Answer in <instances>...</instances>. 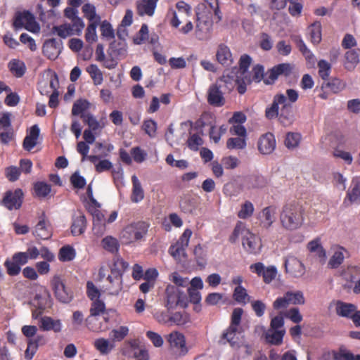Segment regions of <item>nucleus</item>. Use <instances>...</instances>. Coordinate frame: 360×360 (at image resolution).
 <instances>
[{"label":"nucleus","instance_id":"f257e3e1","mask_svg":"<svg viewBox=\"0 0 360 360\" xmlns=\"http://www.w3.org/2000/svg\"><path fill=\"white\" fill-rule=\"evenodd\" d=\"M303 206L297 202L285 204L280 214L282 226L290 231L296 230L302 226L304 221Z\"/></svg>","mask_w":360,"mask_h":360},{"label":"nucleus","instance_id":"f03ea898","mask_svg":"<svg viewBox=\"0 0 360 360\" xmlns=\"http://www.w3.org/2000/svg\"><path fill=\"white\" fill-rule=\"evenodd\" d=\"M39 257V249L34 245L27 248L25 252H15L11 259H7L4 266L10 276H17L21 271V266L26 264L30 259L34 260Z\"/></svg>","mask_w":360,"mask_h":360},{"label":"nucleus","instance_id":"7ed1b4c3","mask_svg":"<svg viewBox=\"0 0 360 360\" xmlns=\"http://www.w3.org/2000/svg\"><path fill=\"white\" fill-rule=\"evenodd\" d=\"M30 303L36 308L32 311V318L37 319L44 309L51 306V298L47 288L41 285L35 284Z\"/></svg>","mask_w":360,"mask_h":360},{"label":"nucleus","instance_id":"20e7f679","mask_svg":"<svg viewBox=\"0 0 360 360\" xmlns=\"http://www.w3.org/2000/svg\"><path fill=\"white\" fill-rule=\"evenodd\" d=\"M93 217V233L95 236L100 237L106 231V224L114 222L118 216L117 211H112L108 217L99 210L94 208L90 210Z\"/></svg>","mask_w":360,"mask_h":360},{"label":"nucleus","instance_id":"39448f33","mask_svg":"<svg viewBox=\"0 0 360 360\" xmlns=\"http://www.w3.org/2000/svg\"><path fill=\"white\" fill-rule=\"evenodd\" d=\"M305 303V298L302 291H288L283 296L278 297L273 303L275 309H285L290 304L302 305Z\"/></svg>","mask_w":360,"mask_h":360},{"label":"nucleus","instance_id":"423d86ee","mask_svg":"<svg viewBox=\"0 0 360 360\" xmlns=\"http://www.w3.org/2000/svg\"><path fill=\"white\" fill-rule=\"evenodd\" d=\"M148 225L143 221L132 223L127 226L122 232V236L127 243L141 239L146 233Z\"/></svg>","mask_w":360,"mask_h":360},{"label":"nucleus","instance_id":"0eeeda50","mask_svg":"<svg viewBox=\"0 0 360 360\" xmlns=\"http://www.w3.org/2000/svg\"><path fill=\"white\" fill-rule=\"evenodd\" d=\"M51 285L56 297L60 302L69 303L72 300L73 295L72 292L65 287L60 276L55 275L53 276L51 281Z\"/></svg>","mask_w":360,"mask_h":360},{"label":"nucleus","instance_id":"6e6552de","mask_svg":"<svg viewBox=\"0 0 360 360\" xmlns=\"http://www.w3.org/2000/svg\"><path fill=\"white\" fill-rule=\"evenodd\" d=\"M13 25L15 28L24 27L27 30L34 33L39 32L40 30V27L36 22L34 15L27 11L17 14Z\"/></svg>","mask_w":360,"mask_h":360},{"label":"nucleus","instance_id":"1a4fd4ad","mask_svg":"<svg viewBox=\"0 0 360 360\" xmlns=\"http://www.w3.org/2000/svg\"><path fill=\"white\" fill-rule=\"evenodd\" d=\"M203 5H198L196 8V36L199 39H204L212 27L211 16L209 13L205 14L201 12Z\"/></svg>","mask_w":360,"mask_h":360},{"label":"nucleus","instance_id":"9d476101","mask_svg":"<svg viewBox=\"0 0 360 360\" xmlns=\"http://www.w3.org/2000/svg\"><path fill=\"white\" fill-rule=\"evenodd\" d=\"M221 82H215L209 86L207 91V101L210 105L214 107H222L226 103L224 97L226 93L221 89Z\"/></svg>","mask_w":360,"mask_h":360},{"label":"nucleus","instance_id":"9b49d317","mask_svg":"<svg viewBox=\"0 0 360 360\" xmlns=\"http://www.w3.org/2000/svg\"><path fill=\"white\" fill-rule=\"evenodd\" d=\"M186 295L177 286L168 285L166 288V307L174 309L177 305L184 304Z\"/></svg>","mask_w":360,"mask_h":360},{"label":"nucleus","instance_id":"f8f14e48","mask_svg":"<svg viewBox=\"0 0 360 360\" xmlns=\"http://www.w3.org/2000/svg\"><path fill=\"white\" fill-rule=\"evenodd\" d=\"M242 245L244 250L250 254H258L262 249L260 238L248 229L242 238Z\"/></svg>","mask_w":360,"mask_h":360},{"label":"nucleus","instance_id":"ddd939ff","mask_svg":"<svg viewBox=\"0 0 360 360\" xmlns=\"http://www.w3.org/2000/svg\"><path fill=\"white\" fill-rule=\"evenodd\" d=\"M284 264L285 271L295 278H300L305 274L304 265L295 256H287Z\"/></svg>","mask_w":360,"mask_h":360},{"label":"nucleus","instance_id":"4468645a","mask_svg":"<svg viewBox=\"0 0 360 360\" xmlns=\"http://www.w3.org/2000/svg\"><path fill=\"white\" fill-rule=\"evenodd\" d=\"M230 326L223 333L222 339L226 340L231 347L235 349L241 348L243 345V336L237 327Z\"/></svg>","mask_w":360,"mask_h":360},{"label":"nucleus","instance_id":"2eb2a0df","mask_svg":"<svg viewBox=\"0 0 360 360\" xmlns=\"http://www.w3.org/2000/svg\"><path fill=\"white\" fill-rule=\"evenodd\" d=\"M167 340L170 347L176 349L180 355H185L188 352L185 337L182 333L173 331L167 336Z\"/></svg>","mask_w":360,"mask_h":360},{"label":"nucleus","instance_id":"dca6fc26","mask_svg":"<svg viewBox=\"0 0 360 360\" xmlns=\"http://www.w3.org/2000/svg\"><path fill=\"white\" fill-rule=\"evenodd\" d=\"M33 234L37 238L41 240H47L51 237V227L45 216L39 217V221L34 229Z\"/></svg>","mask_w":360,"mask_h":360},{"label":"nucleus","instance_id":"f3484780","mask_svg":"<svg viewBox=\"0 0 360 360\" xmlns=\"http://www.w3.org/2000/svg\"><path fill=\"white\" fill-rule=\"evenodd\" d=\"M276 139L271 133H266L262 135L257 143L258 150L263 155L272 153L276 148Z\"/></svg>","mask_w":360,"mask_h":360},{"label":"nucleus","instance_id":"a211bd4d","mask_svg":"<svg viewBox=\"0 0 360 360\" xmlns=\"http://www.w3.org/2000/svg\"><path fill=\"white\" fill-rule=\"evenodd\" d=\"M22 192L20 189L6 193L3 205L9 210H18L22 205Z\"/></svg>","mask_w":360,"mask_h":360},{"label":"nucleus","instance_id":"6ab92c4d","mask_svg":"<svg viewBox=\"0 0 360 360\" xmlns=\"http://www.w3.org/2000/svg\"><path fill=\"white\" fill-rule=\"evenodd\" d=\"M216 60L224 67H230L233 65L234 58L229 47L224 44H220L216 51Z\"/></svg>","mask_w":360,"mask_h":360},{"label":"nucleus","instance_id":"aec40b11","mask_svg":"<svg viewBox=\"0 0 360 360\" xmlns=\"http://www.w3.org/2000/svg\"><path fill=\"white\" fill-rule=\"evenodd\" d=\"M62 41L51 39L45 41L43 46V53L48 58L55 60L62 50Z\"/></svg>","mask_w":360,"mask_h":360},{"label":"nucleus","instance_id":"412c9836","mask_svg":"<svg viewBox=\"0 0 360 360\" xmlns=\"http://www.w3.org/2000/svg\"><path fill=\"white\" fill-rule=\"evenodd\" d=\"M108 283L105 285L104 292L110 295H118L122 290V276L110 274L107 278Z\"/></svg>","mask_w":360,"mask_h":360},{"label":"nucleus","instance_id":"4be33fe9","mask_svg":"<svg viewBox=\"0 0 360 360\" xmlns=\"http://www.w3.org/2000/svg\"><path fill=\"white\" fill-rule=\"evenodd\" d=\"M332 249L333 255L328 265L331 269H336L342 264L345 258L349 256V252L346 248L338 245H334Z\"/></svg>","mask_w":360,"mask_h":360},{"label":"nucleus","instance_id":"5701e85b","mask_svg":"<svg viewBox=\"0 0 360 360\" xmlns=\"http://www.w3.org/2000/svg\"><path fill=\"white\" fill-rule=\"evenodd\" d=\"M353 203H360V179L358 177L352 179V187L344 199V204L347 206Z\"/></svg>","mask_w":360,"mask_h":360},{"label":"nucleus","instance_id":"b1692460","mask_svg":"<svg viewBox=\"0 0 360 360\" xmlns=\"http://www.w3.org/2000/svg\"><path fill=\"white\" fill-rule=\"evenodd\" d=\"M290 65L287 63L279 64L270 70L267 74L266 77L264 79V83L270 84L274 83L279 75H288L290 72Z\"/></svg>","mask_w":360,"mask_h":360},{"label":"nucleus","instance_id":"393cba45","mask_svg":"<svg viewBox=\"0 0 360 360\" xmlns=\"http://www.w3.org/2000/svg\"><path fill=\"white\" fill-rule=\"evenodd\" d=\"M285 96L284 94H277L274 96L272 104L271 106L266 108L265 114L268 119H273L279 117L280 108L279 105H283L285 103Z\"/></svg>","mask_w":360,"mask_h":360},{"label":"nucleus","instance_id":"a878e982","mask_svg":"<svg viewBox=\"0 0 360 360\" xmlns=\"http://www.w3.org/2000/svg\"><path fill=\"white\" fill-rule=\"evenodd\" d=\"M285 103H283L280 108L278 120L284 126H290L295 121V115L290 103H288L285 98Z\"/></svg>","mask_w":360,"mask_h":360},{"label":"nucleus","instance_id":"bb28decb","mask_svg":"<svg viewBox=\"0 0 360 360\" xmlns=\"http://www.w3.org/2000/svg\"><path fill=\"white\" fill-rule=\"evenodd\" d=\"M158 0H141L137 3V13L140 15L153 16Z\"/></svg>","mask_w":360,"mask_h":360},{"label":"nucleus","instance_id":"cd10ccee","mask_svg":"<svg viewBox=\"0 0 360 360\" xmlns=\"http://www.w3.org/2000/svg\"><path fill=\"white\" fill-rule=\"evenodd\" d=\"M276 210L274 207H264L259 214L261 224L266 228L270 227L276 220Z\"/></svg>","mask_w":360,"mask_h":360},{"label":"nucleus","instance_id":"c85d7f7f","mask_svg":"<svg viewBox=\"0 0 360 360\" xmlns=\"http://www.w3.org/2000/svg\"><path fill=\"white\" fill-rule=\"evenodd\" d=\"M39 132L40 130L37 125H34L30 128L23 141V147L26 150H31L37 145Z\"/></svg>","mask_w":360,"mask_h":360},{"label":"nucleus","instance_id":"c756f323","mask_svg":"<svg viewBox=\"0 0 360 360\" xmlns=\"http://www.w3.org/2000/svg\"><path fill=\"white\" fill-rule=\"evenodd\" d=\"M334 304L337 314L342 317L349 318L356 309V305L342 301L334 302Z\"/></svg>","mask_w":360,"mask_h":360},{"label":"nucleus","instance_id":"7c9ffc66","mask_svg":"<svg viewBox=\"0 0 360 360\" xmlns=\"http://www.w3.org/2000/svg\"><path fill=\"white\" fill-rule=\"evenodd\" d=\"M39 327L43 330H53L58 333L62 329V323L60 320H55L49 316H44L40 319Z\"/></svg>","mask_w":360,"mask_h":360},{"label":"nucleus","instance_id":"2f4dec72","mask_svg":"<svg viewBox=\"0 0 360 360\" xmlns=\"http://www.w3.org/2000/svg\"><path fill=\"white\" fill-rule=\"evenodd\" d=\"M307 248L309 252L314 254L321 264L325 263L326 259V252L321 245L319 239L310 241L307 245Z\"/></svg>","mask_w":360,"mask_h":360},{"label":"nucleus","instance_id":"473e14b6","mask_svg":"<svg viewBox=\"0 0 360 360\" xmlns=\"http://www.w3.org/2000/svg\"><path fill=\"white\" fill-rule=\"evenodd\" d=\"M131 181L133 184V188L131 200L133 202L138 203L143 199L144 191L136 176H132Z\"/></svg>","mask_w":360,"mask_h":360},{"label":"nucleus","instance_id":"72a5a7b5","mask_svg":"<svg viewBox=\"0 0 360 360\" xmlns=\"http://www.w3.org/2000/svg\"><path fill=\"white\" fill-rule=\"evenodd\" d=\"M84 16L89 21V23L98 24L101 18L96 13V7L89 3L84 4L82 8Z\"/></svg>","mask_w":360,"mask_h":360},{"label":"nucleus","instance_id":"f704fd0d","mask_svg":"<svg viewBox=\"0 0 360 360\" xmlns=\"http://www.w3.org/2000/svg\"><path fill=\"white\" fill-rule=\"evenodd\" d=\"M94 346L102 354H108L115 347V343L112 340L98 338L94 341Z\"/></svg>","mask_w":360,"mask_h":360},{"label":"nucleus","instance_id":"c9c22d12","mask_svg":"<svg viewBox=\"0 0 360 360\" xmlns=\"http://www.w3.org/2000/svg\"><path fill=\"white\" fill-rule=\"evenodd\" d=\"M285 333V330L284 329H269L266 331L265 338L266 341L271 344L280 345L283 341Z\"/></svg>","mask_w":360,"mask_h":360},{"label":"nucleus","instance_id":"e433bc0d","mask_svg":"<svg viewBox=\"0 0 360 360\" xmlns=\"http://www.w3.org/2000/svg\"><path fill=\"white\" fill-rule=\"evenodd\" d=\"M101 246L108 252L116 253L119 250L120 243L116 238L107 236L102 239Z\"/></svg>","mask_w":360,"mask_h":360},{"label":"nucleus","instance_id":"4c0bfd02","mask_svg":"<svg viewBox=\"0 0 360 360\" xmlns=\"http://www.w3.org/2000/svg\"><path fill=\"white\" fill-rule=\"evenodd\" d=\"M266 184V179L262 175H253L245 180V186L248 189L263 188Z\"/></svg>","mask_w":360,"mask_h":360},{"label":"nucleus","instance_id":"58836bf2","mask_svg":"<svg viewBox=\"0 0 360 360\" xmlns=\"http://www.w3.org/2000/svg\"><path fill=\"white\" fill-rule=\"evenodd\" d=\"M302 140V136L300 133L297 132H288L284 141V144L286 148L290 150L297 148Z\"/></svg>","mask_w":360,"mask_h":360},{"label":"nucleus","instance_id":"ea45409f","mask_svg":"<svg viewBox=\"0 0 360 360\" xmlns=\"http://www.w3.org/2000/svg\"><path fill=\"white\" fill-rule=\"evenodd\" d=\"M308 32L311 41L314 44H319L322 39L321 22L317 21L311 25L309 27Z\"/></svg>","mask_w":360,"mask_h":360},{"label":"nucleus","instance_id":"a19ab883","mask_svg":"<svg viewBox=\"0 0 360 360\" xmlns=\"http://www.w3.org/2000/svg\"><path fill=\"white\" fill-rule=\"evenodd\" d=\"M247 146V138L231 137L227 139L226 147L229 150H243Z\"/></svg>","mask_w":360,"mask_h":360},{"label":"nucleus","instance_id":"79ce46f5","mask_svg":"<svg viewBox=\"0 0 360 360\" xmlns=\"http://www.w3.org/2000/svg\"><path fill=\"white\" fill-rule=\"evenodd\" d=\"M86 70L89 74L95 85H100L103 83V73L96 65L91 64L89 65Z\"/></svg>","mask_w":360,"mask_h":360},{"label":"nucleus","instance_id":"37998d69","mask_svg":"<svg viewBox=\"0 0 360 360\" xmlns=\"http://www.w3.org/2000/svg\"><path fill=\"white\" fill-rule=\"evenodd\" d=\"M324 86L329 88L334 94H337L345 89L346 83L338 77H334L330 81L323 83L322 87Z\"/></svg>","mask_w":360,"mask_h":360},{"label":"nucleus","instance_id":"c03bdc74","mask_svg":"<svg viewBox=\"0 0 360 360\" xmlns=\"http://www.w3.org/2000/svg\"><path fill=\"white\" fill-rule=\"evenodd\" d=\"M8 68L12 74L18 77L22 76L25 71L24 63L17 59L11 60L8 63Z\"/></svg>","mask_w":360,"mask_h":360},{"label":"nucleus","instance_id":"a18cd8bd","mask_svg":"<svg viewBox=\"0 0 360 360\" xmlns=\"http://www.w3.org/2000/svg\"><path fill=\"white\" fill-rule=\"evenodd\" d=\"M129 264L122 258L115 257L113 264L110 267V274L117 276V274L122 276V273L127 269Z\"/></svg>","mask_w":360,"mask_h":360},{"label":"nucleus","instance_id":"49530a36","mask_svg":"<svg viewBox=\"0 0 360 360\" xmlns=\"http://www.w3.org/2000/svg\"><path fill=\"white\" fill-rule=\"evenodd\" d=\"M86 218L84 215L77 217L72 225V233L75 236H78L84 232L86 229Z\"/></svg>","mask_w":360,"mask_h":360},{"label":"nucleus","instance_id":"de8ad7c7","mask_svg":"<svg viewBox=\"0 0 360 360\" xmlns=\"http://www.w3.org/2000/svg\"><path fill=\"white\" fill-rule=\"evenodd\" d=\"M86 295L91 301L102 300L101 290L92 281L86 283Z\"/></svg>","mask_w":360,"mask_h":360},{"label":"nucleus","instance_id":"09e8293b","mask_svg":"<svg viewBox=\"0 0 360 360\" xmlns=\"http://www.w3.org/2000/svg\"><path fill=\"white\" fill-rule=\"evenodd\" d=\"M82 117L84 119V121L88 124V126L89 127V129H91V131L102 129L105 127L104 122L98 121L96 118L91 114L82 115Z\"/></svg>","mask_w":360,"mask_h":360},{"label":"nucleus","instance_id":"8fccbe9b","mask_svg":"<svg viewBox=\"0 0 360 360\" xmlns=\"http://www.w3.org/2000/svg\"><path fill=\"white\" fill-rule=\"evenodd\" d=\"M101 37L105 40H112L115 38V31L111 24L107 20H103L100 25Z\"/></svg>","mask_w":360,"mask_h":360},{"label":"nucleus","instance_id":"3c124183","mask_svg":"<svg viewBox=\"0 0 360 360\" xmlns=\"http://www.w3.org/2000/svg\"><path fill=\"white\" fill-rule=\"evenodd\" d=\"M345 57L346 60L345 68L348 70H352L359 61L358 53L354 50H350L346 52Z\"/></svg>","mask_w":360,"mask_h":360},{"label":"nucleus","instance_id":"603ef678","mask_svg":"<svg viewBox=\"0 0 360 360\" xmlns=\"http://www.w3.org/2000/svg\"><path fill=\"white\" fill-rule=\"evenodd\" d=\"M319 75L324 81L329 79L331 72V64L326 60H321L318 63Z\"/></svg>","mask_w":360,"mask_h":360},{"label":"nucleus","instance_id":"864d4df0","mask_svg":"<svg viewBox=\"0 0 360 360\" xmlns=\"http://www.w3.org/2000/svg\"><path fill=\"white\" fill-rule=\"evenodd\" d=\"M76 253L75 249L66 245L60 248L58 254V259L62 262L72 261L75 257Z\"/></svg>","mask_w":360,"mask_h":360},{"label":"nucleus","instance_id":"5fc2aeb1","mask_svg":"<svg viewBox=\"0 0 360 360\" xmlns=\"http://www.w3.org/2000/svg\"><path fill=\"white\" fill-rule=\"evenodd\" d=\"M254 210L253 204L250 201L247 200L241 205L240 209L238 212V217L242 219H248L252 215Z\"/></svg>","mask_w":360,"mask_h":360},{"label":"nucleus","instance_id":"6e6d98bb","mask_svg":"<svg viewBox=\"0 0 360 360\" xmlns=\"http://www.w3.org/2000/svg\"><path fill=\"white\" fill-rule=\"evenodd\" d=\"M233 297L240 304H246L250 300L247 290L243 286H236L235 288Z\"/></svg>","mask_w":360,"mask_h":360},{"label":"nucleus","instance_id":"4d7b16f0","mask_svg":"<svg viewBox=\"0 0 360 360\" xmlns=\"http://www.w3.org/2000/svg\"><path fill=\"white\" fill-rule=\"evenodd\" d=\"M248 230L245 224L242 221H238L232 234L229 237V241L232 243H235L238 241L239 236L243 238L245 231Z\"/></svg>","mask_w":360,"mask_h":360},{"label":"nucleus","instance_id":"13d9d810","mask_svg":"<svg viewBox=\"0 0 360 360\" xmlns=\"http://www.w3.org/2000/svg\"><path fill=\"white\" fill-rule=\"evenodd\" d=\"M216 82H221L220 83L221 89L225 92H230L236 84V80L229 75H223Z\"/></svg>","mask_w":360,"mask_h":360},{"label":"nucleus","instance_id":"bf43d9fd","mask_svg":"<svg viewBox=\"0 0 360 360\" xmlns=\"http://www.w3.org/2000/svg\"><path fill=\"white\" fill-rule=\"evenodd\" d=\"M98 24L89 23L85 32V40L89 44H92L97 41L98 35L96 28Z\"/></svg>","mask_w":360,"mask_h":360},{"label":"nucleus","instance_id":"052dcab7","mask_svg":"<svg viewBox=\"0 0 360 360\" xmlns=\"http://www.w3.org/2000/svg\"><path fill=\"white\" fill-rule=\"evenodd\" d=\"M52 32L61 38H66L72 35L70 23H64L60 25L53 26L52 28Z\"/></svg>","mask_w":360,"mask_h":360},{"label":"nucleus","instance_id":"680f3d73","mask_svg":"<svg viewBox=\"0 0 360 360\" xmlns=\"http://www.w3.org/2000/svg\"><path fill=\"white\" fill-rule=\"evenodd\" d=\"M90 107V103L86 99L76 101L72 106V113L73 115H78L83 113Z\"/></svg>","mask_w":360,"mask_h":360},{"label":"nucleus","instance_id":"e2e57ef3","mask_svg":"<svg viewBox=\"0 0 360 360\" xmlns=\"http://www.w3.org/2000/svg\"><path fill=\"white\" fill-rule=\"evenodd\" d=\"M129 329L127 326H121L116 329H113L110 332V338L115 341H121L129 333Z\"/></svg>","mask_w":360,"mask_h":360},{"label":"nucleus","instance_id":"0e129e2a","mask_svg":"<svg viewBox=\"0 0 360 360\" xmlns=\"http://www.w3.org/2000/svg\"><path fill=\"white\" fill-rule=\"evenodd\" d=\"M333 155L336 158L342 160L347 165H350L353 162V157L350 152L344 150L340 148H335Z\"/></svg>","mask_w":360,"mask_h":360},{"label":"nucleus","instance_id":"69168bd1","mask_svg":"<svg viewBox=\"0 0 360 360\" xmlns=\"http://www.w3.org/2000/svg\"><path fill=\"white\" fill-rule=\"evenodd\" d=\"M132 160L137 163L144 162L148 156L147 153L140 147H134L131 149Z\"/></svg>","mask_w":360,"mask_h":360},{"label":"nucleus","instance_id":"338daca9","mask_svg":"<svg viewBox=\"0 0 360 360\" xmlns=\"http://www.w3.org/2000/svg\"><path fill=\"white\" fill-rule=\"evenodd\" d=\"M157 122L151 119L146 120L143 124V129L150 138H154L156 136Z\"/></svg>","mask_w":360,"mask_h":360},{"label":"nucleus","instance_id":"774afa93","mask_svg":"<svg viewBox=\"0 0 360 360\" xmlns=\"http://www.w3.org/2000/svg\"><path fill=\"white\" fill-rule=\"evenodd\" d=\"M70 27L71 29V32H72V35L79 36L85 27V24L81 18H77L74 20H71Z\"/></svg>","mask_w":360,"mask_h":360}]
</instances>
